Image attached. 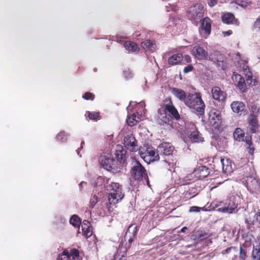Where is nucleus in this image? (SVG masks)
I'll use <instances>...</instances> for the list:
<instances>
[{"instance_id":"f257e3e1","label":"nucleus","mask_w":260,"mask_h":260,"mask_svg":"<svg viewBox=\"0 0 260 260\" xmlns=\"http://www.w3.org/2000/svg\"><path fill=\"white\" fill-rule=\"evenodd\" d=\"M115 160L110 154L102 155L100 162L103 168L113 173L120 172L122 165L126 162V151L121 146H118L115 151Z\"/></svg>"},{"instance_id":"f03ea898","label":"nucleus","mask_w":260,"mask_h":260,"mask_svg":"<svg viewBox=\"0 0 260 260\" xmlns=\"http://www.w3.org/2000/svg\"><path fill=\"white\" fill-rule=\"evenodd\" d=\"M110 192L108 196V203L107 208L109 212L111 210V205H115L124 198V194L122 192V187L117 182H111L110 185Z\"/></svg>"},{"instance_id":"7ed1b4c3","label":"nucleus","mask_w":260,"mask_h":260,"mask_svg":"<svg viewBox=\"0 0 260 260\" xmlns=\"http://www.w3.org/2000/svg\"><path fill=\"white\" fill-rule=\"evenodd\" d=\"M184 104L189 108L194 109L198 114H204L205 105L200 93H189Z\"/></svg>"},{"instance_id":"20e7f679","label":"nucleus","mask_w":260,"mask_h":260,"mask_svg":"<svg viewBox=\"0 0 260 260\" xmlns=\"http://www.w3.org/2000/svg\"><path fill=\"white\" fill-rule=\"evenodd\" d=\"M139 153L141 157L147 163L159 159V154L155 152L153 147L148 144H144L141 146L139 149Z\"/></svg>"},{"instance_id":"39448f33","label":"nucleus","mask_w":260,"mask_h":260,"mask_svg":"<svg viewBox=\"0 0 260 260\" xmlns=\"http://www.w3.org/2000/svg\"><path fill=\"white\" fill-rule=\"evenodd\" d=\"M131 175L135 180L141 181L144 179L146 180L148 184L149 183L146 170L139 161L136 159L133 163Z\"/></svg>"},{"instance_id":"423d86ee","label":"nucleus","mask_w":260,"mask_h":260,"mask_svg":"<svg viewBox=\"0 0 260 260\" xmlns=\"http://www.w3.org/2000/svg\"><path fill=\"white\" fill-rule=\"evenodd\" d=\"M204 8L201 4H196L190 7L187 11V18L194 23H198L204 16Z\"/></svg>"},{"instance_id":"0eeeda50","label":"nucleus","mask_w":260,"mask_h":260,"mask_svg":"<svg viewBox=\"0 0 260 260\" xmlns=\"http://www.w3.org/2000/svg\"><path fill=\"white\" fill-rule=\"evenodd\" d=\"M161 107L165 112L169 114V115L172 119H174L176 120H179L180 119V115L174 106L170 97H168L162 101Z\"/></svg>"},{"instance_id":"6e6552de","label":"nucleus","mask_w":260,"mask_h":260,"mask_svg":"<svg viewBox=\"0 0 260 260\" xmlns=\"http://www.w3.org/2000/svg\"><path fill=\"white\" fill-rule=\"evenodd\" d=\"M209 124L213 132L218 131L221 126L222 118L220 112L213 109L209 113Z\"/></svg>"},{"instance_id":"1a4fd4ad","label":"nucleus","mask_w":260,"mask_h":260,"mask_svg":"<svg viewBox=\"0 0 260 260\" xmlns=\"http://www.w3.org/2000/svg\"><path fill=\"white\" fill-rule=\"evenodd\" d=\"M175 151L174 147L169 142H162L160 144L157 149V154L161 156H172Z\"/></svg>"},{"instance_id":"9d476101","label":"nucleus","mask_w":260,"mask_h":260,"mask_svg":"<svg viewBox=\"0 0 260 260\" xmlns=\"http://www.w3.org/2000/svg\"><path fill=\"white\" fill-rule=\"evenodd\" d=\"M247 122L249 126V131L252 134L256 133L259 128L258 120L257 116L251 113L247 118Z\"/></svg>"},{"instance_id":"9b49d317","label":"nucleus","mask_w":260,"mask_h":260,"mask_svg":"<svg viewBox=\"0 0 260 260\" xmlns=\"http://www.w3.org/2000/svg\"><path fill=\"white\" fill-rule=\"evenodd\" d=\"M191 52L193 56L198 60H201L207 59L208 56L207 51L199 45L194 46Z\"/></svg>"},{"instance_id":"f8f14e48","label":"nucleus","mask_w":260,"mask_h":260,"mask_svg":"<svg viewBox=\"0 0 260 260\" xmlns=\"http://www.w3.org/2000/svg\"><path fill=\"white\" fill-rule=\"evenodd\" d=\"M246 186L248 190L254 192L260 190V180L254 177H250L246 181Z\"/></svg>"},{"instance_id":"ddd939ff","label":"nucleus","mask_w":260,"mask_h":260,"mask_svg":"<svg viewBox=\"0 0 260 260\" xmlns=\"http://www.w3.org/2000/svg\"><path fill=\"white\" fill-rule=\"evenodd\" d=\"M124 145L127 149L131 151H136L137 141L133 135H127L124 138Z\"/></svg>"},{"instance_id":"4468645a","label":"nucleus","mask_w":260,"mask_h":260,"mask_svg":"<svg viewBox=\"0 0 260 260\" xmlns=\"http://www.w3.org/2000/svg\"><path fill=\"white\" fill-rule=\"evenodd\" d=\"M211 93L213 99L218 102H223L226 97V93L218 86L213 87Z\"/></svg>"},{"instance_id":"2eb2a0df","label":"nucleus","mask_w":260,"mask_h":260,"mask_svg":"<svg viewBox=\"0 0 260 260\" xmlns=\"http://www.w3.org/2000/svg\"><path fill=\"white\" fill-rule=\"evenodd\" d=\"M237 207V205L235 204L234 199L230 198L224 202V206L218 209L219 211L222 212H227L232 213Z\"/></svg>"},{"instance_id":"dca6fc26","label":"nucleus","mask_w":260,"mask_h":260,"mask_svg":"<svg viewBox=\"0 0 260 260\" xmlns=\"http://www.w3.org/2000/svg\"><path fill=\"white\" fill-rule=\"evenodd\" d=\"M219 163L223 173L230 174L233 172L232 161L230 159L228 158H221Z\"/></svg>"},{"instance_id":"f3484780","label":"nucleus","mask_w":260,"mask_h":260,"mask_svg":"<svg viewBox=\"0 0 260 260\" xmlns=\"http://www.w3.org/2000/svg\"><path fill=\"white\" fill-rule=\"evenodd\" d=\"M193 174H194V176L198 179H202L207 177L209 175L210 172L209 169L207 167L202 166L196 169L193 171Z\"/></svg>"},{"instance_id":"a211bd4d","label":"nucleus","mask_w":260,"mask_h":260,"mask_svg":"<svg viewBox=\"0 0 260 260\" xmlns=\"http://www.w3.org/2000/svg\"><path fill=\"white\" fill-rule=\"evenodd\" d=\"M222 22L226 24H235L239 25V21L235 17L233 14L231 13H226L221 16Z\"/></svg>"},{"instance_id":"6ab92c4d","label":"nucleus","mask_w":260,"mask_h":260,"mask_svg":"<svg viewBox=\"0 0 260 260\" xmlns=\"http://www.w3.org/2000/svg\"><path fill=\"white\" fill-rule=\"evenodd\" d=\"M232 79L235 84L239 88V89L244 92L246 88V84L244 78L238 74L234 73Z\"/></svg>"},{"instance_id":"aec40b11","label":"nucleus","mask_w":260,"mask_h":260,"mask_svg":"<svg viewBox=\"0 0 260 260\" xmlns=\"http://www.w3.org/2000/svg\"><path fill=\"white\" fill-rule=\"evenodd\" d=\"M138 229V226L136 224H132L129 226L126 234L125 237L129 235V239H128V242L129 244L134 241V239L137 234Z\"/></svg>"},{"instance_id":"412c9836","label":"nucleus","mask_w":260,"mask_h":260,"mask_svg":"<svg viewBox=\"0 0 260 260\" xmlns=\"http://www.w3.org/2000/svg\"><path fill=\"white\" fill-rule=\"evenodd\" d=\"M142 114L138 112L133 113L127 117L126 122L130 126L136 125L141 120Z\"/></svg>"},{"instance_id":"4be33fe9","label":"nucleus","mask_w":260,"mask_h":260,"mask_svg":"<svg viewBox=\"0 0 260 260\" xmlns=\"http://www.w3.org/2000/svg\"><path fill=\"white\" fill-rule=\"evenodd\" d=\"M233 111L241 115L245 108V104L239 101L233 102L231 105Z\"/></svg>"},{"instance_id":"5701e85b","label":"nucleus","mask_w":260,"mask_h":260,"mask_svg":"<svg viewBox=\"0 0 260 260\" xmlns=\"http://www.w3.org/2000/svg\"><path fill=\"white\" fill-rule=\"evenodd\" d=\"M209 60L215 63L220 65V62H223L224 56L219 52L214 51L209 56Z\"/></svg>"},{"instance_id":"b1692460","label":"nucleus","mask_w":260,"mask_h":260,"mask_svg":"<svg viewBox=\"0 0 260 260\" xmlns=\"http://www.w3.org/2000/svg\"><path fill=\"white\" fill-rule=\"evenodd\" d=\"M163 113L161 112V110L159 109L158 112L159 114V119L158 121L159 124L164 125L165 124L169 123L172 121V119L167 114V113L163 110Z\"/></svg>"},{"instance_id":"393cba45","label":"nucleus","mask_w":260,"mask_h":260,"mask_svg":"<svg viewBox=\"0 0 260 260\" xmlns=\"http://www.w3.org/2000/svg\"><path fill=\"white\" fill-rule=\"evenodd\" d=\"M171 92L176 98L185 103L187 95L183 90L174 87L172 88Z\"/></svg>"},{"instance_id":"a878e982","label":"nucleus","mask_w":260,"mask_h":260,"mask_svg":"<svg viewBox=\"0 0 260 260\" xmlns=\"http://www.w3.org/2000/svg\"><path fill=\"white\" fill-rule=\"evenodd\" d=\"M142 47L146 50L154 51L156 47L155 41L150 40H146L141 43Z\"/></svg>"},{"instance_id":"bb28decb","label":"nucleus","mask_w":260,"mask_h":260,"mask_svg":"<svg viewBox=\"0 0 260 260\" xmlns=\"http://www.w3.org/2000/svg\"><path fill=\"white\" fill-rule=\"evenodd\" d=\"M201 27L203 30L208 35H210L211 33V21L209 18L206 17L203 18L202 23Z\"/></svg>"},{"instance_id":"cd10ccee","label":"nucleus","mask_w":260,"mask_h":260,"mask_svg":"<svg viewBox=\"0 0 260 260\" xmlns=\"http://www.w3.org/2000/svg\"><path fill=\"white\" fill-rule=\"evenodd\" d=\"M183 59V56L181 53H177L172 55L168 59V63L171 66L178 64Z\"/></svg>"},{"instance_id":"c85d7f7f","label":"nucleus","mask_w":260,"mask_h":260,"mask_svg":"<svg viewBox=\"0 0 260 260\" xmlns=\"http://www.w3.org/2000/svg\"><path fill=\"white\" fill-rule=\"evenodd\" d=\"M90 223L86 220H84L81 224L83 235L86 238H89L92 235V232L90 229Z\"/></svg>"},{"instance_id":"c756f323","label":"nucleus","mask_w":260,"mask_h":260,"mask_svg":"<svg viewBox=\"0 0 260 260\" xmlns=\"http://www.w3.org/2000/svg\"><path fill=\"white\" fill-rule=\"evenodd\" d=\"M233 137L234 139L237 141H245V133L240 128L235 129L233 133Z\"/></svg>"},{"instance_id":"7c9ffc66","label":"nucleus","mask_w":260,"mask_h":260,"mask_svg":"<svg viewBox=\"0 0 260 260\" xmlns=\"http://www.w3.org/2000/svg\"><path fill=\"white\" fill-rule=\"evenodd\" d=\"M212 236L209 231L199 230L196 232V237L198 241H202Z\"/></svg>"},{"instance_id":"2f4dec72","label":"nucleus","mask_w":260,"mask_h":260,"mask_svg":"<svg viewBox=\"0 0 260 260\" xmlns=\"http://www.w3.org/2000/svg\"><path fill=\"white\" fill-rule=\"evenodd\" d=\"M201 134L198 131H193L189 135V139L192 142L199 143L204 141V138L201 137Z\"/></svg>"},{"instance_id":"473e14b6","label":"nucleus","mask_w":260,"mask_h":260,"mask_svg":"<svg viewBox=\"0 0 260 260\" xmlns=\"http://www.w3.org/2000/svg\"><path fill=\"white\" fill-rule=\"evenodd\" d=\"M124 46L125 48L128 51L134 52L139 51V48L138 45L133 42H125L124 44Z\"/></svg>"},{"instance_id":"72a5a7b5","label":"nucleus","mask_w":260,"mask_h":260,"mask_svg":"<svg viewBox=\"0 0 260 260\" xmlns=\"http://www.w3.org/2000/svg\"><path fill=\"white\" fill-rule=\"evenodd\" d=\"M251 258L252 260H260V243L253 246Z\"/></svg>"},{"instance_id":"f704fd0d","label":"nucleus","mask_w":260,"mask_h":260,"mask_svg":"<svg viewBox=\"0 0 260 260\" xmlns=\"http://www.w3.org/2000/svg\"><path fill=\"white\" fill-rule=\"evenodd\" d=\"M245 142L247 145V149L248 150V153L251 155H253L255 148L252 143L251 136H250L246 137Z\"/></svg>"},{"instance_id":"c9c22d12","label":"nucleus","mask_w":260,"mask_h":260,"mask_svg":"<svg viewBox=\"0 0 260 260\" xmlns=\"http://www.w3.org/2000/svg\"><path fill=\"white\" fill-rule=\"evenodd\" d=\"M198 194V190L197 188L191 187L185 193V195L190 198H192Z\"/></svg>"},{"instance_id":"e433bc0d","label":"nucleus","mask_w":260,"mask_h":260,"mask_svg":"<svg viewBox=\"0 0 260 260\" xmlns=\"http://www.w3.org/2000/svg\"><path fill=\"white\" fill-rule=\"evenodd\" d=\"M70 222L75 227L79 226L81 224V219L78 215H74L70 218Z\"/></svg>"},{"instance_id":"4c0bfd02","label":"nucleus","mask_w":260,"mask_h":260,"mask_svg":"<svg viewBox=\"0 0 260 260\" xmlns=\"http://www.w3.org/2000/svg\"><path fill=\"white\" fill-rule=\"evenodd\" d=\"M69 255L70 259L71 257L72 260H74L76 258H78L79 257V251L76 248H72L71 249L70 252L69 251Z\"/></svg>"},{"instance_id":"58836bf2","label":"nucleus","mask_w":260,"mask_h":260,"mask_svg":"<svg viewBox=\"0 0 260 260\" xmlns=\"http://www.w3.org/2000/svg\"><path fill=\"white\" fill-rule=\"evenodd\" d=\"M57 260H70L69 251L67 249L63 250L62 252L58 255Z\"/></svg>"},{"instance_id":"ea45409f","label":"nucleus","mask_w":260,"mask_h":260,"mask_svg":"<svg viewBox=\"0 0 260 260\" xmlns=\"http://www.w3.org/2000/svg\"><path fill=\"white\" fill-rule=\"evenodd\" d=\"M56 140L61 142H65L68 139V135L64 132H60L56 136Z\"/></svg>"},{"instance_id":"a19ab883","label":"nucleus","mask_w":260,"mask_h":260,"mask_svg":"<svg viewBox=\"0 0 260 260\" xmlns=\"http://www.w3.org/2000/svg\"><path fill=\"white\" fill-rule=\"evenodd\" d=\"M245 222L246 224L247 229L250 230L253 226L254 221L251 217L248 216L245 218Z\"/></svg>"},{"instance_id":"79ce46f5","label":"nucleus","mask_w":260,"mask_h":260,"mask_svg":"<svg viewBox=\"0 0 260 260\" xmlns=\"http://www.w3.org/2000/svg\"><path fill=\"white\" fill-rule=\"evenodd\" d=\"M86 114H87V116L90 120H97L100 116L99 112H91L89 111L87 112Z\"/></svg>"},{"instance_id":"37998d69","label":"nucleus","mask_w":260,"mask_h":260,"mask_svg":"<svg viewBox=\"0 0 260 260\" xmlns=\"http://www.w3.org/2000/svg\"><path fill=\"white\" fill-rule=\"evenodd\" d=\"M98 197L96 195H93L90 199L89 204V207L90 208H93L95 205L97 204L98 202Z\"/></svg>"},{"instance_id":"c03bdc74","label":"nucleus","mask_w":260,"mask_h":260,"mask_svg":"<svg viewBox=\"0 0 260 260\" xmlns=\"http://www.w3.org/2000/svg\"><path fill=\"white\" fill-rule=\"evenodd\" d=\"M82 98L85 100L93 101L94 99V95L90 92H86L82 95Z\"/></svg>"},{"instance_id":"a18cd8bd","label":"nucleus","mask_w":260,"mask_h":260,"mask_svg":"<svg viewBox=\"0 0 260 260\" xmlns=\"http://www.w3.org/2000/svg\"><path fill=\"white\" fill-rule=\"evenodd\" d=\"M237 4L243 7H245L251 4L250 0H237Z\"/></svg>"},{"instance_id":"49530a36","label":"nucleus","mask_w":260,"mask_h":260,"mask_svg":"<svg viewBox=\"0 0 260 260\" xmlns=\"http://www.w3.org/2000/svg\"><path fill=\"white\" fill-rule=\"evenodd\" d=\"M247 251L242 248V246L240 247L239 257L241 259L245 260L246 257Z\"/></svg>"},{"instance_id":"de8ad7c7","label":"nucleus","mask_w":260,"mask_h":260,"mask_svg":"<svg viewBox=\"0 0 260 260\" xmlns=\"http://www.w3.org/2000/svg\"><path fill=\"white\" fill-rule=\"evenodd\" d=\"M193 70V67L191 64H189L185 67L183 69L184 73H187L192 71Z\"/></svg>"},{"instance_id":"09e8293b","label":"nucleus","mask_w":260,"mask_h":260,"mask_svg":"<svg viewBox=\"0 0 260 260\" xmlns=\"http://www.w3.org/2000/svg\"><path fill=\"white\" fill-rule=\"evenodd\" d=\"M254 27L260 31V18H257L253 25Z\"/></svg>"},{"instance_id":"8fccbe9b","label":"nucleus","mask_w":260,"mask_h":260,"mask_svg":"<svg viewBox=\"0 0 260 260\" xmlns=\"http://www.w3.org/2000/svg\"><path fill=\"white\" fill-rule=\"evenodd\" d=\"M218 0H208V4L209 6L212 7L217 4Z\"/></svg>"},{"instance_id":"3c124183","label":"nucleus","mask_w":260,"mask_h":260,"mask_svg":"<svg viewBox=\"0 0 260 260\" xmlns=\"http://www.w3.org/2000/svg\"><path fill=\"white\" fill-rule=\"evenodd\" d=\"M213 203L215 205V206L216 207H219V206H224V202L223 201H215Z\"/></svg>"},{"instance_id":"603ef678","label":"nucleus","mask_w":260,"mask_h":260,"mask_svg":"<svg viewBox=\"0 0 260 260\" xmlns=\"http://www.w3.org/2000/svg\"><path fill=\"white\" fill-rule=\"evenodd\" d=\"M254 217L255 218L256 221L258 223L259 225H260V212H258L254 215Z\"/></svg>"},{"instance_id":"864d4df0","label":"nucleus","mask_w":260,"mask_h":260,"mask_svg":"<svg viewBox=\"0 0 260 260\" xmlns=\"http://www.w3.org/2000/svg\"><path fill=\"white\" fill-rule=\"evenodd\" d=\"M183 59L186 63H189L191 61V57L188 55H185L183 56Z\"/></svg>"},{"instance_id":"5fc2aeb1","label":"nucleus","mask_w":260,"mask_h":260,"mask_svg":"<svg viewBox=\"0 0 260 260\" xmlns=\"http://www.w3.org/2000/svg\"><path fill=\"white\" fill-rule=\"evenodd\" d=\"M200 208L199 207H198L193 206V207L190 208V211L198 212H199L200 211Z\"/></svg>"},{"instance_id":"6e6d98bb","label":"nucleus","mask_w":260,"mask_h":260,"mask_svg":"<svg viewBox=\"0 0 260 260\" xmlns=\"http://www.w3.org/2000/svg\"><path fill=\"white\" fill-rule=\"evenodd\" d=\"M250 74H251L250 73ZM252 77L251 75H247V77L246 79V81H247V83L251 84V82H252Z\"/></svg>"},{"instance_id":"4d7b16f0","label":"nucleus","mask_w":260,"mask_h":260,"mask_svg":"<svg viewBox=\"0 0 260 260\" xmlns=\"http://www.w3.org/2000/svg\"><path fill=\"white\" fill-rule=\"evenodd\" d=\"M223 33L227 36H230L232 34L233 32L231 30H229L228 31H224Z\"/></svg>"},{"instance_id":"13d9d810","label":"nucleus","mask_w":260,"mask_h":260,"mask_svg":"<svg viewBox=\"0 0 260 260\" xmlns=\"http://www.w3.org/2000/svg\"><path fill=\"white\" fill-rule=\"evenodd\" d=\"M172 162H170H170H169L168 163H169V166H171H171L173 167V165H174V162H173V161H174L173 159H172Z\"/></svg>"},{"instance_id":"bf43d9fd","label":"nucleus","mask_w":260,"mask_h":260,"mask_svg":"<svg viewBox=\"0 0 260 260\" xmlns=\"http://www.w3.org/2000/svg\"><path fill=\"white\" fill-rule=\"evenodd\" d=\"M83 184H86V182H83V181L80 182L79 184L80 187H81Z\"/></svg>"},{"instance_id":"052dcab7","label":"nucleus","mask_w":260,"mask_h":260,"mask_svg":"<svg viewBox=\"0 0 260 260\" xmlns=\"http://www.w3.org/2000/svg\"><path fill=\"white\" fill-rule=\"evenodd\" d=\"M83 144H84V142L83 141V142H81V147H80V148H81H81H82V145H83Z\"/></svg>"},{"instance_id":"680f3d73","label":"nucleus","mask_w":260,"mask_h":260,"mask_svg":"<svg viewBox=\"0 0 260 260\" xmlns=\"http://www.w3.org/2000/svg\"><path fill=\"white\" fill-rule=\"evenodd\" d=\"M185 229H186V228L184 227V228H183L181 230L182 231L184 232V230Z\"/></svg>"}]
</instances>
